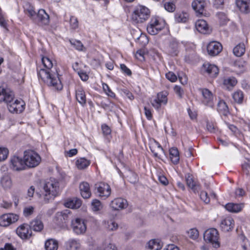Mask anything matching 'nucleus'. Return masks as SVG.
Here are the masks:
<instances>
[{
  "mask_svg": "<svg viewBox=\"0 0 250 250\" xmlns=\"http://www.w3.org/2000/svg\"><path fill=\"white\" fill-rule=\"evenodd\" d=\"M42 63L46 69L41 68L38 71V75L49 86L52 87L57 90H61L63 86L61 79L55 69V71L51 70L53 67L52 61L46 57H43L42 59Z\"/></svg>",
  "mask_w": 250,
  "mask_h": 250,
  "instance_id": "nucleus-1",
  "label": "nucleus"
},
{
  "mask_svg": "<svg viewBox=\"0 0 250 250\" xmlns=\"http://www.w3.org/2000/svg\"><path fill=\"white\" fill-rule=\"evenodd\" d=\"M13 97L12 92L4 88H0V102H4L7 103L8 108L10 112L20 113L24 109V102L21 100H16L12 103Z\"/></svg>",
  "mask_w": 250,
  "mask_h": 250,
  "instance_id": "nucleus-2",
  "label": "nucleus"
},
{
  "mask_svg": "<svg viewBox=\"0 0 250 250\" xmlns=\"http://www.w3.org/2000/svg\"><path fill=\"white\" fill-rule=\"evenodd\" d=\"M43 189L44 191V200L49 201L58 195L59 192V183L54 179H50L49 181L45 182Z\"/></svg>",
  "mask_w": 250,
  "mask_h": 250,
  "instance_id": "nucleus-3",
  "label": "nucleus"
},
{
  "mask_svg": "<svg viewBox=\"0 0 250 250\" xmlns=\"http://www.w3.org/2000/svg\"><path fill=\"white\" fill-rule=\"evenodd\" d=\"M23 159L26 168L35 167L38 166L41 161L40 156L32 150L24 151Z\"/></svg>",
  "mask_w": 250,
  "mask_h": 250,
  "instance_id": "nucleus-4",
  "label": "nucleus"
},
{
  "mask_svg": "<svg viewBox=\"0 0 250 250\" xmlns=\"http://www.w3.org/2000/svg\"><path fill=\"white\" fill-rule=\"evenodd\" d=\"M150 16V11L146 7L139 5L134 11L132 15V20L136 23L143 22Z\"/></svg>",
  "mask_w": 250,
  "mask_h": 250,
  "instance_id": "nucleus-5",
  "label": "nucleus"
},
{
  "mask_svg": "<svg viewBox=\"0 0 250 250\" xmlns=\"http://www.w3.org/2000/svg\"><path fill=\"white\" fill-rule=\"evenodd\" d=\"M204 239L206 242L211 243L215 248L220 246L218 242L219 233L216 229L211 228L206 230L204 234Z\"/></svg>",
  "mask_w": 250,
  "mask_h": 250,
  "instance_id": "nucleus-6",
  "label": "nucleus"
},
{
  "mask_svg": "<svg viewBox=\"0 0 250 250\" xmlns=\"http://www.w3.org/2000/svg\"><path fill=\"white\" fill-rule=\"evenodd\" d=\"M71 228L73 232L77 235L83 234L86 230V225L85 221L79 218H76L71 220Z\"/></svg>",
  "mask_w": 250,
  "mask_h": 250,
  "instance_id": "nucleus-7",
  "label": "nucleus"
},
{
  "mask_svg": "<svg viewBox=\"0 0 250 250\" xmlns=\"http://www.w3.org/2000/svg\"><path fill=\"white\" fill-rule=\"evenodd\" d=\"M72 217L71 211L69 209H65L61 212H58L55 215L54 221L58 226L63 227Z\"/></svg>",
  "mask_w": 250,
  "mask_h": 250,
  "instance_id": "nucleus-8",
  "label": "nucleus"
},
{
  "mask_svg": "<svg viewBox=\"0 0 250 250\" xmlns=\"http://www.w3.org/2000/svg\"><path fill=\"white\" fill-rule=\"evenodd\" d=\"M10 168L15 171H21L26 168L24 159L14 156L11 158L10 164Z\"/></svg>",
  "mask_w": 250,
  "mask_h": 250,
  "instance_id": "nucleus-9",
  "label": "nucleus"
},
{
  "mask_svg": "<svg viewBox=\"0 0 250 250\" xmlns=\"http://www.w3.org/2000/svg\"><path fill=\"white\" fill-rule=\"evenodd\" d=\"M95 189H97L100 197L106 199L111 194V188L109 185L104 183L96 184L94 186Z\"/></svg>",
  "mask_w": 250,
  "mask_h": 250,
  "instance_id": "nucleus-10",
  "label": "nucleus"
},
{
  "mask_svg": "<svg viewBox=\"0 0 250 250\" xmlns=\"http://www.w3.org/2000/svg\"><path fill=\"white\" fill-rule=\"evenodd\" d=\"M18 219L19 216L16 214L8 213L3 214L0 217V226L6 227L16 222Z\"/></svg>",
  "mask_w": 250,
  "mask_h": 250,
  "instance_id": "nucleus-11",
  "label": "nucleus"
},
{
  "mask_svg": "<svg viewBox=\"0 0 250 250\" xmlns=\"http://www.w3.org/2000/svg\"><path fill=\"white\" fill-rule=\"evenodd\" d=\"M167 95L168 93L166 91L158 93L156 98L152 103L153 106L158 110L162 104H166L167 102Z\"/></svg>",
  "mask_w": 250,
  "mask_h": 250,
  "instance_id": "nucleus-12",
  "label": "nucleus"
},
{
  "mask_svg": "<svg viewBox=\"0 0 250 250\" xmlns=\"http://www.w3.org/2000/svg\"><path fill=\"white\" fill-rule=\"evenodd\" d=\"M206 5V2L205 0H195L192 3V7L198 16H205Z\"/></svg>",
  "mask_w": 250,
  "mask_h": 250,
  "instance_id": "nucleus-13",
  "label": "nucleus"
},
{
  "mask_svg": "<svg viewBox=\"0 0 250 250\" xmlns=\"http://www.w3.org/2000/svg\"><path fill=\"white\" fill-rule=\"evenodd\" d=\"M36 19L33 20L40 25H48L49 22V16L44 9H41L36 13Z\"/></svg>",
  "mask_w": 250,
  "mask_h": 250,
  "instance_id": "nucleus-14",
  "label": "nucleus"
},
{
  "mask_svg": "<svg viewBox=\"0 0 250 250\" xmlns=\"http://www.w3.org/2000/svg\"><path fill=\"white\" fill-rule=\"evenodd\" d=\"M110 206L113 210H119L125 208L128 206V203L125 199L117 198L111 202Z\"/></svg>",
  "mask_w": 250,
  "mask_h": 250,
  "instance_id": "nucleus-15",
  "label": "nucleus"
},
{
  "mask_svg": "<svg viewBox=\"0 0 250 250\" xmlns=\"http://www.w3.org/2000/svg\"><path fill=\"white\" fill-rule=\"evenodd\" d=\"M29 228L27 224L21 225L16 229L17 234L22 239H28L32 235V231Z\"/></svg>",
  "mask_w": 250,
  "mask_h": 250,
  "instance_id": "nucleus-16",
  "label": "nucleus"
},
{
  "mask_svg": "<svg viewBox=\"0 0 250 250\" xmlns=\"http://www.w3.org/2000/svg\"><path fill=\"white\" fill-rule=\"evenodd\" d=\"M222 50V46L217 42H212L207 46V51L209 55L214 56L219 54Z\"/></svg>",
  "mask_w": 250,
  "mask_h": 250,
  "instance_id": "nucleus-17",
  "label": "nucleus"
},
{
  "mask_svg": "<svg viewBox=\"0 0 250 250\" xmlns=\"http://www.w3.org/2000/svg\"><path fill=\"white\" fill-rule=\"evenodd\" d=\"M234 225L233 219L229 216L223 219L220 223L221 229L224 232L231 231L233 229Z\"/></svg>",
  "mask_w": 250,
  "mask_h": 250,
  "instance_id": "nucleus-18",
  "label": "nucleus"
},
{
  "mask_svg": "<svg viewBox=\"0 0 250 250\" xmlns=\"http://www.w3.org/2000/svg\"><path fill=\"white\" fill-rule=\"evenodd\" d=\"M203 98L202 103L206 105L213 107V96L211 91L207 88L200 89Z\"/></svg>",
  "mask_w": 250,
  "mask_h": 250,
  "instance_id": "nucleus-19",
  "label": "nucleus"
},
{
  "mask_svg": "<svg viewBox=\"0 0 250 250\" xmlns=\"http://www.w3.org/2000/svg\"><path fill=\"white\" fill-rule=\"evenodd\" d=\"M236 4L241 12L244 14L250 13V0H236Z\"/></svg>",
  "mask_w": 250,
  "mask_h": 250,
  "instance_id": "nucleus-20",
  "label": "nucleus"
},
{
  "mask_svg": "<svg viewBox=\"0 0 250 250\" xmlns=\"http://www.w3.org/2000/svg\"><path fill=\"white\" fill-rule=\"evenodd\" d=\"M237 82L235 77L232 76L228 77L224 79L223 84L227 90L230 91L237 84Z\"/></svg>",
  "mask_w": 250,
  "mask_h": 250,
  "instance_id": "nucleus-21",
  "label": "nucleus"
},
{
  "mask_svg": "<svg viewBox=\"0 0 250 250\" xmlns=\"http://www.w3.org/2000/svg\"><path fill=\"white\" fill-rule=\"evenodd\" d=\"M80 190L82 196L84 199H88L90 197L91 192L90 190L89 185L87 182H83L80 185Z\"/></svg>",
  "mask_w": 250,
  "mask_h": 250,
  "instance_id": "nucleus-22",
  "label": "nucleus"
},
{
  "mask_svg": "<svg viewBox=\"0 0 250 250\" xmlns=\"http://www.w3.org/2000/svg\"><path fill=\"white\" fill-rule=\"evenodd\" d=\"M244 207V204L243 203H229L227 204L225 207V208L229 212L232 213H238L240 212Z\"/></svg>",
  "mask_w": 250,
  "mask_h": 250,
  "instance_id": "nucleus-23",
  "label": "nucleus"
},
{
  "mask_svg": "<svg viewBox=\"0 0 250 250\" xmlns=\"http://www.w3.org/2000/svg\"><path fill=\"white\" fill-rule=\"evenodd\" d=\"M66 250H79L81 247L80 241L76 239H70L65 243Z\"/></svg>",
  "mask_w": 250,
  "mask_h": 250,
  "instance_id": "nucleus-24",
  "label": "nucleus"
},
{
  "mask_svg": "<svg viewBox=\"0 0 250 250\" xmlns=\"http://www.w3.org/2000/svg\"><path fill=\"white\" fill-rule=\"evenodd\" d=\"M163 247V244L159 239H151L148 241L146 248L149 250H160Z\"/></svg>",
  "mask_w": 250,
  "mask_h": 250,
  "instance_id": "nucleus-25",
  "label": "nucleus"
},
{
  "mask_svg": "<svg viewBox=\"0 0 250 250\" xmlns=\"http://www.w3.org/2000/svg\"><path fill=\"white\" fill-rule=\"evenodd\" d=\"M64 205L68 208H78L82 205V201L79 198L74 197L68 199Z\"/></svg>",
  "mask_w": 250,
  "mask_h": 250,
  "instance_id": "nucleus-26",
  "label": "nucleus"
},
{
  "mask_svg": "<svg viewBox=\"0 0 250 250\" xmlns=\"http://www.w3.org/2000/svg\"><path fill=\"white\" fill-rule=\"evenodd\" d=\"M195 27L197 30L203 34H206L208 30V25L206 21L199 20L195 22Z\"/></svg>",
  "mask_w": 250,
  "mask_h": 250,
  "instance_id": "nucleus-27",
  "label": "nucleus"
},
{
  "mask_svg": "<svg viewBox=\"0 0 250 250\" xmlns=\"http://www.w3.org/2000/svg\"><path fill=\"white\" fill-rule=\"evenodd\" d=\"M29 228L35 231L40 232L43 229V224L39 219H35L30 223Z\"/></svg>",
  "mask_w": 250,
  "mask_h": 250,
  "instance_id": "nucleus-28",
  "label": "nucleus"
},
{
  "mask_svg": "<svg viewBox=\"0 0 250 250\" xmlns=\"http://www.w3.org/2000/svg\"><path fill=\"white\" fill-rule=\"evenodd\" d=\"M76 98L78 102L82 105L86 103L85 92L82 88H78L76 90Z\"/></svg>",
  "mask_w": 250,
  "mask_h": 250,
  "instance_id": "nucleus-29",
  "label": "nucleus"
},
{
  "mask_svg": "<svg viewBox=\"0 0 250 250\" xmlns=\"http://www.w3.org/2000/svg\"><path fill=\"white\" fill-rule=\"evenodd\" d=\"M169 155L171 162L174 165L177 164L180 160L178 150L176 147H172L169 149Z\"/></svg>",
  "mask_w": 250,
  "mask_h": 250,
  "instance_id": "nucleus-30",
  "label": "nucleus"
},
{
  "mask_svg": "<svg viewBox=\"0 0 250 250\" xmlns=\"http://www.w3.org/2000/svg\"><path fill=\"white\" fill-rule=\"evenodd\" d=\"M156 23H158V20L156 18L152 19L149 24L147 27L148 33L154 35L158 34V28H156Z\"/></svg>",
  "mask_w": 250,
  "mask_h": 250,
  "instance_id": "nucleus-31",
  "label": "nucleus"
},
{
  "mask_svg": "<svg viewBox=\"0 0 250 250\" xmlns=\"http://www.w3.org/2000/svg\"><path fill=\"white\" fill-rule=\"evenodd\" d=\"M155 146H150V149L155 157L160 159L161 153L163 152L164 150L160 144L155 141Z\"/></svg>",
  "mask_w": 250,
  "mask_h": 250,
  "instance_id": "nucleus-32",
  "label": "nucleus"
},
{
  "mask_svg": "<svg viewBox=\"0 0 250 250\" xmlns=\"http://www.w3.org/2000/svg\"><path fill=\"white\" fill-rule=\"evenodd\" d=\"M24 12L31 20H35L36 13L34 10L33 6L29 3H26L24 6Z\"/></svg>",
  "mask_w": 250,
  "mask_h": 250,
  "instance_id": "nucleus-33",
  "label": "nucleus"
},
{
  "mask_svg": "<svg viewBox=\"0 0 250 250\" xmlns=\"http://www.w3.org/2000/svg\"><path fill=\"white\" fill-rule=\"evenodd\" d=\"M204 66L206 68V72L210 75L212 77H216L219 73V69L216 65L214 64H208V66H206V65H204Z\"/></svg>",
  "mask_w": 250,
  "mask_h": 250,
  "instance_id": "nucleus-34",
  "label": "nucleus"
},
{
  "mask_svg": "<svg viewBox=\"0 0 250 250\" xmlns=\"http://www.w3.org/2000/svg\"><path fill=\"white\" fill-rule=\"evenodd\" d=\"M217 110L225 116H227L229 113L228 106L223 100H220L218 103Z\"/></svg>",
  "mask_w": 250,
  "mask_h": 250,
  "instance_id": "nucleus-35",
  "label": "nucleus"
},
{
  "mask_svg": "<svg viewBox=\"0 0 250 250\" xmlns=\"http://www.w3.org/2000/svg\"><path fill=\"white\" fill-rule=\"evenodd\" d=\"M46 250H57L58 249V242L54 239H50L45 243Z\"/></svg>",
  "mask_w": 250,
  "mask_h": 250,
  "instance_id": "nucleus-36",
  "label": "nucleus"
},
{
  "mask_svg": "<svg viewBox=\"0 0 250 250\" xmlns=\"http://www.w3.org/2000/svg\"><path fill=\"white\" fill-rule=\"evenodd\" d=\"M233 52L235 56L241 57L245 52V46L244 43H239L233 49Z\"/></svg>",
  "mask_w": 250,
  "mask_h": 250,
  "instance_id": "nucleus-37",
  "label": "nucleus"
},
{
  "mask_svg": "<svg viewBox=\"0 0 250 250\" xmlns=\"http://www.w3.org/2000/svg\"><path fill=\"white\" fill-rule=\"evenodd\" d=\"M232 98L235 103L241 104L244 98V93L240 90H237L232 94Z\"/></svg>",
  "mask_w": 250,
  "mask_h": 250,
  "instance_id": "nucleus-38",
  "label": "nucleus"
},
{
  "mask_svg": "<svg viewBox=\"0 0 250 250\" xmlns=\"http://www.w3.org/2000/svg\"><path fill=\"white\" fill-rule=\"evenodd\" d=\"M76 165L79 169H83L90 165V162L84 158H81L77 160Z\"/></svg>",
  "mask_w": 250,
  "mask_h": 250,
  "instance_id": "nucleus-39",
  "label": "nucleus"
},
{
  "mask_svg": "<svg viewBox=\"0 0 250 250\" xmlns=\"http://www.w3.org/2000/svg\"><path fill=\"white\" fill-rule=\"evenodd\" d=\"M0 183L4 188L7 189L10 188L12 185L10 176L8 175H3L1 179Z\"/></svg>",
  "mask_w": 250,
  "mask_h": 250,
  "instance_id": "nucleus-40",
  "label": "nucleus"
},
{
  "mask_svg": "<svg viewBox=\"0 0 250 250\" xmlns=\"http://www.w3.org/2000/svg\"><path fill=\"white\" fill-rule=\"evenodd\" d=\"M188 15L187 13H177L175 15V21L177 22H186L188 20Z\"/></svg>",
  "mask_w": 250,
  "mask_h": 250,
  "instance_id": "nucleus-41",
  "label": "nucleus"
},
{
  "mask_svg": "<svg viewBox=\"0 0 250 250\" xmlns=\"http://www.w3.org/2000/svg\"><path fill=\"white\" fill-rule=\"evenodd\" d=\"M178 47V43L175 41H172L170 42L168 47V52L171 55H176Z\"/></svg>",
  "mask_w": 250,
  "mask_h": 250,
  "instance_id": "nucleus-42",
  "label": "nucleus"
},
{
  "mask_svg": "<svg viewBox=\"0 0 250 250\" xmlns=\"http://www.w3.org/2000/svg\"><path fill=\"white\" fill-rule=\"evenodd\" d=\"M186 182L187 185L194 191L197 190V186L192 179V178L189 175L186 176Z\"/></svg>",
  "mask_w": 250,
  "mask_h": 250,
  "instance_id": "nucleus-43",
  "label": "nucleus"
},
{
  "mask_svg": "<svg viewBox=\"0 0 250 250\" xmlns=\"http://www.w3.org/2000/svg\"><path fill=\"white\" fill-rule=\"evenodd\" d=\"M187 234L188 237L190 238L195 240L199 236V232L197 229H191L187 231Z\"/></svg>",
  "mask_w": 250,
  "mask_h": 250,
  "instance_id": "nucleus-44",
  "label": "nucleus"
},
{
  "mask_svg": "<svg viewBox=\"0 0 250 250\" xmlns=\"http://www.w3.org/2000/svg\"><path fill=\"white\" fill-rule=\"evenodd\" d=\"M70 42L71 44L74 46L76 48V49L81 51L83 50V47L82 43L79 41L77 40H70Z\"/></svg>",
  "mask_w": 250,
  "mask_h": 250,
  "instance_id": "nucleus-45",
  "label": "nucleus"
},
{
  "mask_svg": "<svg viewBox=\"0 0 250 250\" xmlns=\"http://www.w3.org/2000/svg\"><path fill=\"white\" fill-rule=\"evenodd\" d=\"M8 154V150L6 148L0 147V162L5 160Z\"/></svg>",
  "mask_w": 250,
  "mask_h": 250,
  "instance_id": "nucleus-46",
  "label": "nucleus"
},
{
  "mask_svg": "<svg viewBox=\"0 0 250 250\" xmlns=\"http://www.w3.org/2000/svg\"><path fill=\"white\" fill-rule=\"evenodd\" d=\"M118 227V224L115 222L110 220L108 221L107 226H106V229L109 230L113 231L117 229Z\"/></svg>",
  "mask_w": 250,
  "mask_h": 250,
  "instance_id": "nucleus-47",
  "label": "nucleus"
},
{
  "mask_svg": "<svg viewBox=\"0 0 250 250\" xmlns=\"http://www.w3.org/2000/svg\"><path fill=\"white\" fill-rule=\"evenodd\" d=\"M91 204L93 207V209L95 211L99 210L102 208L101 202L97 199H94Z\"/></svg>",
  "mask_w": 250,
  "mask_h": 250,
  "instance_id": "nucleus-48",
  "label": "nucleus"
},
{
  "mask_svg": "<svg viewBox=\"0 0 250 250\" xmlns=\"http://www.w3.org/2000/svg\"><path fill=\"white\" fill-rule=\"evenodd\" d=\"M224 0H213V7L216 9H222L224 7Z\"/></svg>",
  "mask_w": 250,
  "mask_h": 250,
  "instance_id": "nucleus-49",
  "label": "nucleus"
},
{
  "mask_svg": "<svg viewBox=\"0 0 250 250\" xmlns=\"http://www.w3.org/2000/svg\"><path fill=\"white\" fill-rule=\"evenodd\" d=\"M165 9L168 12H173L175 9V4L171 2H166L164 4Z\"/></svg>",
  "mask_w": 250,
  "mask_h": 250,
  "instance_id": "nucleus-50",
  "label": "nucleus"
},
{
  "mask_svg": "<svg viewBox=\"0 0 250 250\" xmlns=\"http://www.w3.org/2000/svg\"><path fill=\"white\" fill-rule=\"evenodd\" d=\"M201 199L204 201L205 203L208 204L210 201L209 197L208 196V193L205 191H202L201 192L200 194Z\"/></svg>",
  "mask_w": 250,
  "mask_h": 250,
  "instance_id": "nucleus-51",
  "label": "nucleus"
},
{
  "mask_svg": "<svg viewBox=\"0 0 250 250\" xmlns=\"http://www.w3.org/2000/svg\"><path fill=\"white\" fill-rule=\"evenodd\" d=\"M103 87L104 91L106 92L108 96L111 97H114L115 96V94L110 90V88L107 84H103Z\"/></svg>",
  "mask_w": 250,
  "mask_h": 250,
  "instance_id": "nucleus-52",
  "label": "nucleus"
},
{
  "mask_svg": "<svg viewBox=\"0 0 250 250\" xmlns=\"http://www.w3.org/2000/svg\"><path fill=\"white\" fill-rule=\"evenodd\" d=\"M166 78L171 81V82H174L177 80V76L172 72H169L166 74Z\"/></svg>",
  "mask_w": 250,
  "mask_h": 250,
  "instance_id": "nucleus-53",
  "label": "nucleus"
},
{
  "mask_svg": "<svg viewBox=\"0 0 250 250\" xmlns=\"http://www.w3.org/2000/svg\"><path fill=\"white\" fill-rule=\"evenodd\" d=\"M70 25L73 29H76L78 26V21L77 19L75 17L72 16L70 19Z\"/></svg>",
  "mask_w": 250,
  "mask_h": 250,
  "instance_id": "nucleus-54",
  "label": "nucleus"
},
{
  "mask_svg": "<svg viewBox=\"0 0 250 250\" xmlns=\"http://www.w3.org/2000/svg\"><path fill=\"white\" fill-rule=\"evenodd\" d=\"M34 211V208L32 207L25 208L23 209V214L25 216H28L32 214Z\"/></svg>",
  "mask_w": 250,
  "mask_h": 250,
  "instance_id": "nucleus-55",
  "label": "nucleus"
},
{
  "mask_svg": "<svg viewBox=\"0 0 250 250\" xmlns=\"http://www.w3.org/2000/svg\"><path fill=\"white\" fill-rule=\"evenodd\" d=\"M102 129L103 133L104 135H109L111 133V129L110 127L105 124L102 125Z\"/></svg>",
  "mask_w": 250,
  "mask_h": 250,
  "instance_id": "nucleus-56",
  "label": "nucleus"
},
{
  "mask_svg": "<svg viewBox=\"0 0 250 250\" xmlns=\"http://www.w3.org/2000/svg\"><path fill=\"white\" fill-rule=\"evenodd\" d=\"M144 54H145V51L144 50H139L136 52V53L135 54V57L137 59L142 60H144Z\"/></svg>",
  "mask_w": 250,
  "mask_h": 250,
  "instance_id": "nucleus-57",
  "label": "nucleus"
},
{
  "mask_svg": "<svg viewBox=\"0 0 250 250\" xmlns=\"http://www.w3.org/2000/svg\"><path fill=\"white\" fill-rule=\"evenodd\" d=\"M120 68L122 70V71L126 74L128 76H130L131 75V70L128 68L126 65L124 64H121L120 65Z\"/></svg>",
  "mask_w": 250,
  "mask_h": 250,
  "instance_id": "nucleus-58",
  "label": "nucleus"
},
{
  "mask_svg": "<svg viewBox=\"0 0 250 250\" xmlns=\"http://www.w3.org/2000/svg\"><path fill=\"white\" fill-rule=\"evenodd\" d=\"M175 92L180 97H182L184 91L182 88L178 85L175 86L174 88Z\"/></svg>",
  "mask_w": 250,
  "mask_h": 250,
  "instance_id": "nucleus-59",
  "label": "nucleus"
},
{
  "mask_svg": "<svg viewBox=\"0 0 250 250\" xmlns=\"http://www.w3.org/2000/svg\"><path fill=\"white\" fill-rule=\"evenodd\" d=\"M159 181L164 186H166L168 184L167 178L164 175L159 176Z\"/></svg>",
  "mask_w": 250,
  "mask_h": 250,
  "instance_id": "nucleus-60",
  "label": "nucleus"
},
{
  "mask_svg": "<svg viewBox=\"0 0 250 250\" xmlns=\"http://www.w3.org/2000/svg\"><path fill=\"white\" fill-rule=\"evenodd\" d=\"M144 110H145V114L146 118H147V119L151 120L152 117V116L151 112L150 110V109L147 108L146 106H145L144 107Z\"/></svg>",
  "mask_w": 250,
  "mask_h": 250,
  "instance_id": "nucleus-61",
  "label": "nucleus"
},
{
  "mask_svg": "<svg viewBox=\"0 0 250 250\" xmlns=\"http://www.w3.org/2000/svg\"><path fill=\"white\" fill-rule=\"evenodd\" d=\"M79 75L81 79L83 81H86L88 79V76L86 74L85 72H79Z\"/></svg>",
  "mask_w": 250,
  "mask_h": 250,
  "instance_id": "nucleus-62",
  "label": "nucleus"
},
{
  "mask_svg": "<svg viewBox=\"0 0 250 250\" xmlns=\"http://www.w3.org/2000/svg\"><path fill=\"white\" fill-rule=\"evenodd\" d=\"M245 194V191L241 188H239L236 189L235 194L236 196L242 197Z\"/></svg>",
  "mask_w": 250,
  "mask_h": 250,
  "instance_id": "nucleus-63",
  "label": "nucleus"
},
{
  "mask_svg": "<svg viewBox=\"0 0 250 250\" xmlns=\"http://www.w3.org/2000/svg\"><path fill=\"white\" fill-rule=\"evenodd\" d=\"M164 250H179V249L174 245H168Z\"/></svg>",
  "mask_w": 250,
  "mask_h": 250,
  "instance_id": "nucleus-64",
  "label": "nucleus"
}]
</instances>
